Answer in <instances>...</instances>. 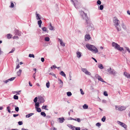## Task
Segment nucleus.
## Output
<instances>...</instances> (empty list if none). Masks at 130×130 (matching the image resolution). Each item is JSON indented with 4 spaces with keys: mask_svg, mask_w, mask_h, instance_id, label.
I'll use <instances>...</instances> for the list:
<instances>
[{
    "mask_svg": "<svg viewBox=\"0 0 130 130\" xmlns=\"http://www.w3.org/2000/svg\"><path fill=\"white\" fill-rule=\"evenodd\" d=\"M86 46L89 50L95 53H97L98 52L97 49L93 45L89 44H87L86 45Z\"/></svg>",
    "mask_w": 130,
    "mask_h": 130,
    "instance_id": "1",
    "label": "nucleus"
},
{
    "mask_svg": "<svg viewBox=\"0 0 130 130\" xmlns=\"http://www.w3.org/2000/svg\"><path fill=\"white\" fill-rule=\"evenodd\" d=\"M112 45L113 47H114L115 49H117L120 51H121L122 50L123 51V53H125V51H124L123 50V49L122 47H120L119 45L117 43L113 42L112 43Z\"/></svg>",
    "mask_w": 130,
    "mask_h": 130,
    "instance_id": "2",
    "label": "nucleus"
},
{
    "mask_svg": "<svg viewBox=\"0 0 130 130\" xmlns=\"http://www.w3.org/2000/svg\"><path fill=\"white\" fill-rule=\"evenodd\" d=\"M114 19V22L115 23V26L118 31H120L121 30V27L119 26L120 21L116 17H115Z\"/></svg>",
    "mask_w": 130,
    "mask_h": 130,
    "instance_id": "3",
    "label": "nucleus"
},
{
    "mask_svg": "<svg viewBox=\"0 0 130 130\" xmlns=\"http://www.w3.org/2000/svg\"><path fill=\"white\" fill-rule=\"evenodd\" d=\"M80 14L82 15V18L83 19H85L86 20V23L88 24V21L89 20V19L87 17V14L85 13L83 11H82L80 12Z\"/></svg>",
    "mask_w": 130,
    "mask_h": 130,
    "instance_id": "4",
    "label": "nucleus"
},
{
    "mask_svg": "<svg viewBox=\"0 0 130 130\" xmlns=\"http://www.w3.org/2000/svg\"><path fill=\"white\" fill-rule=\"evenodd\" d=\"M108 71L109 73L111 74L114 75L116 74V71L115 70L111 69V68H110L108 69Z\"/></svg>",
    "mask_w": 130,
    "mask_h": 130,
    "instance_id": "5",
    "label": "nucleus"
},
{
    "mask_svg": "<svg viewBox=\"0 0 130 130\" xmlns=\"http://www.w3.org/2000/svg\"><path fill=\"white\" fill-rule=\"evenodd\" d=\"M116 109L117 110L120 111H122L124 110L125 108L124 107L121 106H116Z\"/></svg>",
    "mask_w": 130,
    "mask_h": 130,
    "instance_id": "6",
    "label": "nucleus"
},
{
    "mask_svg": "<svg viewBox=\"0 0 130 130\" xmlns=\"http://www.w3.org/2000/svg\"><path fill=\"white\" fill-rule=\"evenodd\" d=\"M82 71L84 72L85 74L87 75H91V74L90 73L88 72L87 69L85 68H83L82 69Z\"/></svg>",
    "mask_w": 130,
    "mask_h": 130,
    "instance_id": "7",
    "label": "nucleus"
},
{
    "mask_svg": "<svg viewBox=\"0 0 130 130\" xmlns=\"http://www.w3.org/2000/svg\"><path fill=\"white\" fill-rule=\"evenodd\" d=\"M89 21L88 24H87L86 23V25H89L88 26H87V30L88 31H90L92 30L93 29V27L90 25V24H89Z\"/></svg>",
    "mask_w": 130,
    "mask_h": 130,
    "instance_id": "8",
    "label": "nucleus"
},
{
    "mask_svg": "<svg viewBox=\"0 0 130 130\" xmlns=\"http://www.w3.org/2000/svg\"><path fill=\"white\" fill-rule=\"evenodd\" d=\"M95 76L98 78L99 80H100V81L103 82H105L102 77L100 76H99L98 74H96L95 75Z\"/></svg>",
    "mask_w": 130,
    "mask_h": 130,
    "instance_id": "9",
    "label": "nucleus"
},
{
    "mask_svg": "<svg viewBox=\"0 0 130 130\" xmlns=\"http://www.w3.org/2000/svg\"><path fill=\"white\" fill-rule=\"evenodd\" d=\"M118 124L125 128L127 127V125L119 121Z\"/></svg>",
    "mask_w": 130,
    "mask_h": 130,
    "instance_id": "10",
    "label": "nucleus"
},
{
    "mask_svg": "<svg viewBox=\"0 0 130 130\" xmlns=\"http://www.w3.org/2000/svg\"><path fill=\"white\" fill-rule=\"evenodd\" d=\"M15 33L16 35H18L19 36L21 35V32L17 29H15Z\"/></svg>",
    "mask_w": 130,
    "mask_h": 130,
    "instance_id": "11",
    "label": "nucleus"
},
{
    "mask_svg": "<svg viewBox=\"0 0 130 130\" xmlns=\"http://www.w3.org/2000/svg\"><path fill=\"white\" fill-rule=\"evenodd\" d=\"M124 75L128 78H130V74L127 73L126 72H125L124 73Z\"/></svg>",
    "mask_w": 130,
    "mask_h": 130,
    "instance_id": "12",
    "label": "nucleus"
},
{
    "mask_svg": "<svg viewBox=\"0 0 130 130\" xmlns=\"http://www.w3.org/2000/svg\"><path fill=\"white\" fill-rule=\"evenodd\" d=\"M58 120L59 122L62 123L63 122L64 119L63 118H58Z\"/></svg>",
    "mask_w": 130,
    "mask_h": 130,
    "instance_id": "13",
    "label": "nucleus"
},
{
    "mask_svg": "<svg viewBox=\"0 0 130 130\" xmlns=\"http://www.w3.org/2000/svg\"><path fill=\"white\" fill-rule=\"evenodd\" d=\"M59 84L60 85V87H62L63 85V82L61 79H59Z\"/></svg>",
    "mask_w": 130,
    "mask_h": 130,
    "instance_id": "14",
    "label": "nucleus"
},
{
    "mask_svg": "<svg viewBox=\"0 0 130 130\" xmlns=\"http://www.w3.org/2000/svg\"><path fill=\"white\" fill-rule=\"evenodd\" d=\"M91 37H90V36L89 35H85V39H87V40H89L90 39Z\"/></svg>",
    "mask_w": 130,
    "mask_h": 130,
    "instance_id": "15",
    "label": "nucleus"
},
{
    "mask_svg": "<svg viewBox=\"0 0 130 130\" xmlns=\"http://www.w3.org/2000/svg\"><path fill=\"white\" fill-rule=\"evenodd\" d=\"M59 40L60 41V42L61 45L63 46H65V44L64 43L62 42V40L61 39H59Z\"/></svg>",
    "mask_w": 130,
    "mask_h": 130,
    "instance_id": "16",
    "label": "nucleus"
},
{
    "mask_svg": "<svg viewBox=\"0 0 130 130\" xmlns=\"http://www.w3.org/2000/svg\"><path fill=\"white\" fill-rule=\"evenodd\" d=\"M36 17L37 18V20H40L41 19V18H40V15L38 14H37V12H36Z\"/></svg>",
    "mask_w": 130,
    "mask_h": 130,
    "instance_id": "17",
    "label": "nucleus"
},
{
    "mask_svg": "<svg viewBox=\"0 0 130 130\" xmlns=\"http://www.w3.org/2000/svg\"><path fill=\"white\" fill-rule=\"evenodd\" d=\"M60 74L62 76L66 77V75L64 73L63 71H61L60 73Z\"/></svg>",
    "mask_w": 130,
    "mask_h": 130,
    "instance_id": "18",
    "label": "nucleus"
},
{
    "mask_svg": "<svg viewBox=\"0 0 130 130\" xmlns=\"http://www.w3.org/2000/svg\"><path fill=\"white\" fill-rule=\"evenodd\" d=\"M22 71L21 70H19L17 72V74L18 76H20L21 75V73Z\"/></svg>",
    "mask_w": 130,
    "mask_h": 130,
    "instance_id": "19",
    "label": "nucleus"
},
{
    "mask_svg": "<svg viewBox=\"0 0 130 130\" xmlns=\"http://www.w3.org/2000/svg\"><path fill=\"white\" fill-rule=\"evenodd\" d=\"M7 38L10 39L12 37V35L10 34H8L7 35Z\"/></svg>",
    "mask_w": 130,
    "mask_h": 130,
    "instance_id": "20",
    "label": "nucleus"
},
{
    "mask_svg": "<svg viewBox=\"0 0 130 130\" xmlns=\"http://www.w3.org/2000/svg\"><path fill=\"white\" fill-rule=\"evenodd\" d=\"M83 108L84 109H87L88 108V106L87 104H85L83 106Z\"/></svg>",
    "mask_w": 130,
    "mask_h": 130,
    "instance_id": "21",
    "label": "nucleus"
},
{
    "mask_svg": "<svg viewBox=\"0 0 130 130\" xmlns=\"http://www.w3.org/2000/svg\"><path fill=\"white\" fill-rule=\"evenodd\" d=\"M77 57L79 58H80L81 56V53L79 52H77Z\"/></svg>",
    "mask_w": 130,
    "mask_h": 130,
    "instance_id": "22",
    "label": "nucleus"
},
{
    "mask_svg": "<svg viewBox=\"0 0 130 130\" xmlns=\"http://www.w3.org/2000/svg\"><path fill=\"white\" fill-rule=\"evenodd\" d=\"M33 114H34L33 113H31L29 114L28 115H26V117L27 118H29L32 115H33Z\"/></svg>",
    "mask_w": 130,
    "mask_h": 130,
    "instance_id": "23",
    "label": "nucleus"
},
{
    "mask_svg": "<svg viewBox=\"0 0 130 130\" xmlns=\"http://www.w3.org/2000/svg\"><path fill=\"white\" fill-rule=\"evenodd\" d=\"M49 29L50 30H52L54 28L53 26H52V25L51 23H50V26L49 27Z\"/></svg>",
    "mask_w": 130,
    "mask_h": 130,
    "instance_id": "24",
    "label": "nucleus"
},
{
    "mask_svg": "<svg viewBox=\"0 0 130 130\" xmlns=\"http://www.w3.org/2000/svg\"><path fill=\"white\" fill-rule=\"evenodd\" d=\"M47 106H43L42 107V109H45L47 110H48V109L46 108Z\"/></svg>",
    "mask_w": 130,
    "mask_h": 130,
    "instance_id": "25",
    "label": "nucleus"
},
{
    "mask_svg": "<svg viewBox=\"0 0 130 130\" xmlns=\"http://www.w3.org/2000/svg\"><path fill=\"white\" fill-rule=\"evenodd\" d=\"M39 106V103L38 102L36 103L35 104V108L38 107Z\"/></svg>",
    "mask_w": 130,
    "mask_h": 130,
    "instance_id": "26",
    "label": "nucleus"
},
{
    "mask_svg": "<svg viewBox=\"0 0 130 130\" xmlns=\"http://www.w3.org/2000/svg\"><path fill=\"white\" fill-rule=\"evenodd\" d=\"M40 98V102L41 103H43L44 102V100L43 99V98Z\"/></svg>",
    "mask_w": 130,
    "mask_h": 130,
    "instance_id": "27",
    "label": "nucleus"
},
{
    "mask_svg": "<svg viewBox=\"0 0 130 130\" xmlns=\"http://www.w3.org/2000/svg\"><path fill=\"white\" fill-rule=\"evenodd\" d=\"M98 67L101 69H103V65L102 64H99L98 66Z\"/></svg>",
    "mask_w": 130,
    "mask_h": 130,
    "instance_id": "28",
    "label": "nucleus"
},
{
    "mask_svg": "<svg viewBox=\"0 0 130 130\" xmlns=\"http://www.w3.org/2000/svg\"><path fill=\"white\" fill-rule=\"evenodd\" d=\"M74 120L75 121H77L79 122H80L81 120L80 118H78L77 119H74Z\"/></svg>",
    "mask_w": 130,
    "mask_h": 130,
    "instance_id": "29",
    "label": "nucleus"
},
{
    "mask_svg": "<svg viewBox=\"0 0 130 130\" xmlns=\"http://www.w3.org/2000/svg\"><path fill=\"white\" fill-rule=\"evenodd\" d=\"M67 95L69 96H70L72 95V93L70 92H68L67 93Z\"/></svg>",
    "mask_w": 130,
    "mask_h": 130,
    "instance_id": "30",
    "label": "nucleus"
},
{
    "mask_svg": "<svg viewBox=\"0 0 130 130\" xmlns=\"http://www.w3.org/2000/svg\"><path fill=\"white\" fill-rule=\"evenodd\" d=\"M36 108L37 109V111H38V112H41V109L40 108L37 107Z\"/></svg>",
    "mask_w": 130,
    "mask_h": 130,
    "instance_id": "31",
    "label": "nucleus"
},
{
    "mask_svg": "<svg viewBox=\"0 0 130 130\" xmlns=\"http://www.w3.org/2000/svg\"><path fill=\"white\" fill-rule=\"evenodd\" d=\"M41 115L43 116L44 117H45L46 116V114L44 112H41Z\"/></svg>",
    "mask_w": 130,
    "mask_h": 130,
    "instance_id": "32",
    "label": "nucleus"
},
{
    "mask_svg": "<svg viewBox=\"0 0 130 130\" xmlns=\"http://www.w3.org/2000/svg\"><path fill=\"white\" fill-rule=\"evenodd\" d=\"M49 40L50 38L48 37H46L45 38V40L46 41H49Z\"/></svg>",
    "mask_w": 130,
    "mask_h": 130,
    "instance_id": "33",
    "label": "nucleus"
},
{
    "mask_svg": "<svg viewBox=\"0 0 130 130\" xmlns=\"http://www.w3.org/2000/svg\"><path fill=\"white\" fill-rule=\"evenodd\" d=\"M29 56L30 57H32L33 58L35 57V56L34 55L31 54H29Z\"/></svg>",
    "mask_w": 130,
    "mask_h": 130,
    "instance_id": "34",
    "label": "nucleus"
},
{
    "mask_svg": "<svg viewBox=\"0 0 130 130\" xmlns=\"http://www.w3.org/2000/svg\"><path fill=\"white\" fill-rule=\"evenodd\" d=\"M50 83L49 82H48V83H47L46 84V87L47 88H48L50 87Z\"/></svg>",
    "mask_w": 130,
    "mask_h": 130,
    "instance_id": "35",
    "label": "nucleus"
},
{
    "mask_svg": "<svg viewBox=\"0 0 130 130\" xmlns=\"http://www.w3.org/2000/svg\"><path fill=\"white\" fill-rule=\"evenodd\" d=\"M11 4L10 6V7H11V8H13L14 6V4H13V3L12 2H11Z\"/></svg>",
    "mask_w": 130,
    "mask_h": 130,
    "instance_id": "36",
    "label": "nucleus"
},
{
    "mask_svg": "<svg viewBox=\"0 0 130 130\" xmlns=\"http://www.w3.org/2000/svg\"><path fill=\"white\" fill-rule=\"evenodd\" d=\"M105 119L106 117L105 116H104L103 117V118L101 120L102 121L104 122L105 120Z\"/></svg>",
    "mask_w": 130,
    "mask_h": 130,
    "instance_id": "37",
    "label": "nucleus"
},
{
    "mask_svg": "<svg viewBox=\"0 0 130 130\" xmlns=\"http://www.w3.org/2000/svg\"><path fill=\"white\" fill-rule=\"evenodd\" d=\"M15 78V77H13L9 79V81H12Z\"/></svg>",
    "mask_w": 130,
    "mask_h": 130,
    "instance_id": "38",
    "label": "nucleus"
},
{
    "mask_svg": "<svg viewBox=\"0 0 130 130\" xmlns=\"http://www.w3.org/2000/svg\"><path fill=\"white\" fill-rule=\"evenodd\" d=\"M100 9L101 10H102L103 8V5H101L100 6Z\"/></svg>",
    "mask_w": 130,
    "mask_h": 130,
    "instance_id": "39",
    "label": "nucleus"
},
{
    "mask_svg": "<svg viewBox=\"0 0 130 130\" xmlns=\"http://www.w3.org/2000/svg\"><path fill=\"white\" fill-rule=\"evenodd\" d=\"M104 94L106 96H107L108 95L107 92L106 91H105L104 92Z\"/></svg>",
    "mask_w": 130,
    "mask_h": 130,
    "instance_id": "40",
    "label": "nucleus"
},
{
    "mask_svg": "<svg viewBox=\"0 0 130 130\" xmlns=\"http://www.w3.org/2000/svg\"><path fill=\"white\" fill-rule=\"evenodd\" d=\"M101 124L99 123H96V126H98L99 127H100V126L101 125Z\"/></svg>",
    "mask_w": 130,
    "mask_h": 130,
    "instance_id": "41",
    "label": "nucleus"
},
{
    "mask_svg": "<svg viewBox=\"0 0 130 130\" xmlns=\"http://www.w3.org/2000/svg\"><path fill=\"white\" fill-rule=\"evenodd\" d=\"M97 3L98 4L100 5L101 4V2L100 0H98L97 1Z\"/></svg>",
    "mask_w": 130,
    "mask_h": 130,
    "instance_id": "42",
    "label": "nucleus"
},
{
    "mask_svg": "<svg viewBox=\"0 0 130 130\" xmlns=\"http://www.w3.org/2000/svg\"><path fill=\"white\" fill-rule=\"evenodd\" d=\"M18 123L19 125H21L23 124V123L22 121H20L18 122Z\"/></svg>",
    "mask_w": 130,
    "mask_h": 130,
    "instance_id": "43",
    "label": "nucleus"
},
{
    "mask_svg": "<svg viewBox=\"0 0 130 130\" xmlns=\"http://www.w3.org/2000/svg\"><path fill=\"white\" fill-rule=\"evenodd\" d=\"M7 109L9 112L10 113L11 112V111H10V109L9 107H7Z\"/></svg>",
    "mask_w": 130,
    "mask_h": 130,
    "instance_id": "44",
    "label": "nucleus"
},
{
    "mask_svg": "<svg viewBox=\"0 0 130 130\" xmlns=\"http://www.w3.org/2000/svg\"><path fill=\"white\" fill-rule=\"evenodd\" d=\"M42 23V22L41 20H40L38 21V24H40V25H41Z\"/></svg>",
    "mask_w": 130,
    "mask_h": 130,
    "instance_id": "45",
    "label": "nucleus"
},
{
    "mask_svg": "<svg viewBox=\"0 0 130 130\" xmlns=\"http://www.w3.org/2000/svg\"><path fill=\"white\" fill-rule=\"evenodd\" d=\"M80 92H81V93L82 94H84V93L83 92V90H82V89H81L80 90Z\"/></svg>",
    "mask_w": 130,
    "mask_h": 130,
    "instance_id": "46",
    "label": "nucleus"
},
{
    "mask_svg": "<svg viewBox=\"0 0 130 130\" xmlns=\"http://www.w3.org/2000/svg\"><path fill=\"white\" fill-rule=\"evenodd\" d=\"M42 30L43 31H46V28L45 27H44L42 28Z\"/></svg>",
    "mask_w": 130,
    "mask_h": 130,
    "instance_id": "47",
    "label": "nucleus"
},
{
    "mask_svg": "<svg viewBox=\"0 0 130 130\" xmlns=\"http://www.w3.org/2000/svg\"><path fill=\"white\" fill-rule=\"evenodd\" d=\"M72 130H74L75 128V127L72 125H71L70 126Z\"/></svg>",
    "mask_w": 130,
    "mask_h": 130,
    "instance_id": "48",
    "label": "nucleus"
},
{
    "mask_svg": "<svg viewBox=\"0 0 130 130\" xmlns=\"http://www.w3.org/2000/svg\"><path fill=\"white\" fill-rule=\"evenodd\" d=\"M125 48L127 51L128 52L130 53V50L129 49V48L128 47H126Z\"/></svg>",
    "mask_w": 130,
    "mask_h": 130,
    "instance_id": "49",
    "label": "nucleus"
},
{
    "mask_svg": "<svg viewBox=\"0 0 130 130\" xmlns=\"http://www.w3.org/2000/svg\"><path fill=\"white\" fill-rule=\"evenodd\" d=\"M15 110L17 112H18L19 110V108L18 107H16L15 108Z\"/></svg>",
    "mask_w": 130,
    "mask_h": 130,
    "instance_id": "50",
    "label": "nucleus"
},
{
    "mask_svg": "<svg viewBox=\"0 0 130 130\" xmlns=\"http://www.w3.org/2000/svg\"><path fill=\"white\" fill-rule=\"evenodd\" d=\"M15 50V49L14 48H13L12 50L11 51L9 52V53H11L13 52Z\"/></svg>",
    "mask_w": 130,
    "mask_h": 130,
    "instance_id": "51",
    "label": "nucleus"
},
{
    "mask_svg": "<svg viewBox=\"0 0 130 130\" xmlns=\"http://www.w3.org/2000/svg\"><path fill=\"white\" fill-rule=\"evenodd\" d=\"M36 73V72H35V73H34L33 75V77L35 79H36L35 78V77H36V75H35V73Z\"/></svg>",
    "mask_w": 130,
    "mask_h": 130,
    "instance_id": "52",
    "label": "nucleus"
},
{
    "mask_svg": "<svg viewBox=\"0 0 130 130\" xmlns=\"http://www.w3.org/2000/svg\"><path fill=\"white\" fill-rule=\"evenodd\" d=\"M37 98H35V99L34 100V102L35 103H36L37 102Z\"/></svg>",
    "mask_w": 130,
    "mask_h": 130,
    "instance_id": "53",
    "label": "nucleus"
},
{
    "mask_svg": "<svg viewBox=\"0 0 130 130\" xmlns=\"http://www.w3.org/2000/svg\"><path fill=\"white\" fill-rule=\"evenodd\" d=\"M50 75H53V76H55V77H56V75L53 74V73H50Z\"/></svg>",
    "mask_w": 130,
    "mask_h": 130,
    "instance_id": "54",
    "label": "nucleus"
},
{
    "mask_svg": "<svg viewBox=\"0 0 130 130\" xmlns=\"http://www.w3.org/2000/svg\"><path fill=\"white\" fill-rule=\"evenodd\" d=\"M19 115L18 114H13V116L14 117H15L18 116Z\"/></svg>",
    "mask_w": 130,
    "mask_h": 130,
    "instance_id": "55",
    "label": "nucleus"
},
{
    "mask_svg": "<svg viewBox=\"0 0 130 130\" xmlns=\"http://www.w3.org/2000/svg\"><path fill=\"white\" fill-rule=\"evenodd\" d=\"M41 60L42 62H43L44 61V58H41Z\"/></svg>",
    "mask_w": 130,
    "mask_h": 130,
    "instance_id": "56",
    "label": "nucleus"
},
{
    "mask_svg": "<svg viewBox=\"0 0 130 130\" xmlns=\"http://www.w3.org/2000/svg\"><path fill=\"white\" fill-rule=\"evenodd\" d=\"M9 79H8L7 80H5V81H4V82L5 83H7V82H9Z\"/></svg>",
    "mask_w": 130,
    "mask_h": 130,
    "instance_id": "57",
    "label": "nucleus"
},
{
    "mask_svg": "<svg viewBox=\"0 0 130 130\" xmlns=\"http://www.w3.org/2000/svg\"><path fill=\"white\" fill-rule=\"evenodd\" d=\"M75 129L76 130H80V128L79 127H76L75 128Z\"/></svg>",
    "mask_w": 130,
    "mask_h": 130,
    "instance_id": "58",
    "label": "nucleus"
},
{
    "mask_svg": "<svg viewBox=\"0 0 130 130\" xmlns=\"http://www.w3.org/2000/svg\"><path fill=\"white\" fill-rule=\"evenodd\" d=\"M127 13L128 14L130 15V11L129 10H128L127 11Z\"/></svg>",
    "mask_w": 130,
    "mask_h": 130,
    "instance_id": "59",
    "label": "nucleus"
},
{
    "mask_svg": "<svg viewBox=\"0 0 130 130\" xmlns=\"http://www.w3.org/2000/svg\"><path fill=\"white\" fill-rule=\"evenodd\" d=\"M46 118L47 119H49V118H51V117L50 116H47L46 117Z\"/></svg>",
    "mask_w": 130,
    "mask_h": 130,
    "instance_id": "60",
    "label": "nucleus"
},
{
    "mask_svg": "<svg viewBox=\"0 0 130 130\" xmlns=\"http://www.w3.org/2000/svg\"><path fill=\"white\" fill-rule=\"evenodd\" d=\"M20 67V66L19 64H18L16 67V69H18Z\"/></svg>",
    "mask_w": 130,
    "mask_h": 130,
    "instance_id": "61",
    "label": "nucleus"
},
{
    "mask_svg": "<svg viewBox=\"0 0 130 130\" xmlns=\"http://www.w3.org/2000/svg\"><path fill=\"white\" fill-rule=\"evenodd\" d=\"M92 59H93L95 61V62H97V61L94 58L92 57Z\"/></svg>",
    "mask_w": 130,
    "mask_h": 130,
    "instance_id": "62",
    "label": "nucleus"
},
{
    "mask_svg": "<svg viewBox=\"0 0 130 130\" xmlns=\"http://www.w3.org/2000/svg\"><path fill=\"white\" fill-rule=\"evenodd\" d=\"M69 120H74L75 119L73 118H72L71 117H70V118H69Z\"/></svg>",
    "mask_w": 130,
    "mask_h": 130,
    "instance_id": "63",
    "label": "nucleus"
},
{
    "mask_svg": "<svg viewBox=\"0 0 130 130\" xmlns=\"http://www.w3.org/2000/svg\"><path fill=\"white\" fill-rule=\"evenodd\" d=\"M51 129H52L53 130H56V129L54 127L51 128Z\"/></svg>",
    "mask_w": 130,
    "mask_h": 130,
    "instance_id": "64",
    "label": "nucleus"
}]
</instances>
